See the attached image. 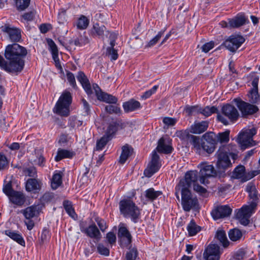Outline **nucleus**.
Listing matches in <instances>:
<instances>
[{
	"instance_id": "57",
	"label": "nucleus",
	"mask_w": 260,
	"mask_h": 260,
	"mask_svg": "<svg viewBox=\"0 0 260 260\" xmlns=\"http://www.w3.org/2000/svg\"><path fill=\"white\" fill-rule=\"evenodd\" d=\"M158 87V85L154 86L151 89L146 91L141 96V98L143 99H146L149 98L152 94L154 93Z\"/></svg>"
},
{
	"instance_id": "14",
	"label": "nucleus",
	"mask_w": 260,
	"mask_h": 260,
	"mask_svg": "<svg viewBox=\"0 0 260 260\" xmlns=\"http://www.w3.org/2000/svg\"><path fill=\"white\" fill-rule=\"evenodd\" d=\"M220 247L217 244H211L206 248L203 253L205 260H219Z\"/></svg>"
},
{
	"instance_id": "47",
	"label": "nucleus",
	"mask_w": 260,
	"mask_h": 260,
	"mask_svg": "<svg viewBox=\"0 0 260 260\" xmlns=\"http://www.w3.org/2000/svg\"><path fill=\"white\" fill-rule=\"evenodd\" d=\"M105 111L110 114H119L121 113L120 107L116 105H107L105 108Z\"/></svg>"
},
{
	"instance_id": "10",
	"label": "nucleus",
	"mask_w": 260,
	"mask_h": 260,
	"mask_svg": "<svg viewBox=\"0 0 260 260\" xmlns=\"http://www.w3.org/2000/svg\"><path fill=\"white\" fill-rule=\"evenodd\" d=\"M234 102L243 117H247L249 115H253L258 110L256 106L245 102L240 99H235Z\"/></svg>"
},
{
	"instance_id": "46",
	"label": "nucleus",
	"mask_w": 260,
	"mask_h": 260,
	"mask_svg": "<svg viewBox=\"0 0 260 260\" xmlns=\"http://www.w3.org/2000/svg\"><path fill=\"white\" fill-rule=\"evenodd\" d=\"M249 101L251 103H257L259 100V95L258 92V90L256 89H252L249 94Z\"/></svg>"
},
{
	"instance_id": "50",
	"label": "nucleus",
	"mask_w": 260,
	"mask_h": 260,
	"mask_svg": "<svg viewBox=\"0 0 260 260\" xmlns=\"http://www.w3.org/2000/svg\"><path fill=\"white\" fill-rule=\"evenodd\" d=\"M97 251L101 255L109 256L110 254L109 249L105 247L103 244L99 243L97 246Z\"/></svg>"
},
{
	"instance_id": "24",
	"label": "nucleus",
	"mask_w": 260,
	"mask_h": 260,
	"mask_svg": "<svg viewBox=\"0 0 260 260\" xmlns=\"http://www.w3.org/2000/svg\"><path fill=\"white\" fill-rule=\"evenodd\" d=\"M77 78L81 84L86 93L89 95H91L92 93L91 85L85 74L82 72H79Z\"/></svg>"
},
{
	"instance_id": "35",
	"label": "nucleus",
	"mask_w": 260,
	"mask_h": 260,
	"mask_svg": "<svg viewBox=\"0 0 260 260\" xmlns=\"http://www.w3.org/2000/svg\"><path fill=\"white\" fill-rule=\"evenodd\" d=\"M25 187L27 191H31L39 190L40 188V186L37 179L31 178L27 180L26 183Z\"/></svg>"
},
{
	"instance_id": "37",
	"label": "nucleus",
	"mask_w": 260,
	"mask_h": 260,
	"mask_svg": "<svg viewBox=\"0 0 260 260\" xmlns=\"http://www.w3.org/2000/svg\"><path fill=\"white\" fill-rule=\"evenodd\" d=\"M228 235L230 240L234 242L240 240L243 236L242 232L237 228L231 229Z\"/></svg>"
},
{
	"instance_id": "38",
	"label": "nucleus",
	"mask_w": 260,
	"mask_h": 260,
	"mask_svg": "<svg viewBox=\"0 0 260 260\" xmlns=\"http://www.w3.org/2000/svg\"><path fill=\"white\" fill-rule=\"evenodd\" d=\"M47 43L49 46L53 59L55 62L58 61V50L56 45L51 39H48Z\"/></svg>"
},
{
	"instance_id": "27",
	"label": "nucleus",
	"mask_w": 260,
	"mask_h": 260,
	"mask_svg": "<svg viewBox=\"0 0 260 260\" xmlns=\"http://www.w3.org/2000/svg\"><path fill=\"white\" fill-rule=\"evenodd\" d=\"M122 106L126 113L137 110L141 107L140 103L133 99L123 103Z\"/></svg>"
},
{
	"instance_id": "19",
	"label": "nucleus",
	"mask_w": 260,
	"mask_h": 260,
	"mask_svg": "<svg viewBox=\"0 0 260 260\" xmlns=\"http://www.w3.org/2000/svg\"><path fill=\"white\" fill-rule=\"evenodd\" d=\"M222 114L232 122L236 121L239 116L237 109L231 104L224 105L221 109Z\"/></svg>"
},
{
	"instance_id": "2",
	"label": "nucleus",
	"mask_w": 260,
	"mask_h": 260,
	"mask_svg": "<svg viewBox=\"0 0 260 260\" xmlns=\"http://www.w3.org/2000/svg\"><path fill=\"white\" fill-rule=\"evenodd\" d=\"M246 190L249 193V205L243 206L238 209L236 213V218L244 225H247L249 223V218L256 209L259 201L258 194L255 185L249 183L246 186Z\"/></svg>"
},
{
	"instance_id": "26",
	"label": "nucleus",
	"mask_w": 260,
	"mask_h": 260,
	"mask_svg": "<svg viewBox=\"0 0 260 260\" xmlns=\"http://www.w3.org/2000/svg\"><path fill=\"white\" fill-rule=\"evenodd\" d=\"M180 134V136L183 139L185 136L189 142L197 149H200L201 147L200 144V139L199 137L189 134L186 132L180 131L179 132Z\"/></svg>"
},
{
	"instance_id": "21",
	"label": "nucleus",
	"mask_w": 260,
	"mask_h": 260,
	"mask_svg": "<svg viewBox=\"0 0 260 260\" xmlns=\"http://www.w3.org/2000/svg\"><path fill=\"white\" fill-rule=\"evenodd\" d=\"M156 149L160 153H171L173 150L171 140L169 138H161L158 141Z\"/></svg>"
},
{
	"instance_id": "62",
	"label": "nucleus",
	"mask_w": 260,
	"mask_h": 260,
	"mask_svg": "<svg viewBox=\"0 0 260 260\" xmlns=\"http://www.w3.org/2000/svg\"><path fill=\"white\" fill-rule=\"evenodd\" d=\"M35 13L33 11L26 13L22 15L23 18L26 21H32L35 17Z\"/></svg>"
},
{
	"instance_id": "23",
	"label": "nucleus",
	"mask_w": 260,
	"mask_h": 260,
	"mask_svg": "<svg viewBox=\"0 0 260 260\" xmlns=\"http://www.w3.org/2000/svg\"><path fill=\"white\" fill-rule=\"evenodd\" d=\"M106 27L104 25H100L96 23L93 24L92 27L90 30V35L94 37H98L99 39H104L105 33H107Z\"/></svg>"
},
{
	"instance_id": "56",
	"label": "nucleus",
	"mask_w": 260,
	"mask_h": 260,
	"mask_svg": "<svg viewBox=\"0 0 260 260\" xmlns=\"http://www.w3.org/2000/svg\"><path fill=\"white\" fill-rule=\"evenodd\" d=\"M8 165V160L7 157L0 152V170L4 169Z\"/></svg>"
},
{
	"instance_id": "43",
	"label": "nucleus",
	"mask_w": 260,
	"mask_h": 260,
	"mask_svg": "<svg viewBox=\"0 0 260 260\" xmlns=\"http://www.w3.org/2000/svg\"><path fill=\"white\" fill-rule=\"evenodd\" d=\"M230 131L226 130L224 132L218 133L217 136V143L218 142L221 143H227L230 140Z\"/></svg>"
},
{
	"instance_id": "7",
	"label": "nucleus",
	"mask_w": 260,
	"mask_h": 260,
	"mask_svg": "<svg viewBox=\"0 0 260 260\" xmlns=\"http://www.w3.org/2000/svg\"><path fill=\"white\" fill-rule=\"evenodd\" d=\"M256 133V129L255 128H252L247 129L239 135L237 142L242 149L244 150L255 144L252 137Z\"/></svg>"
},
{
	"instance_id": "40",
	"label": "nucleus",
	"mask_w": 260,
	"mask_h": 260,
	"mask_svg": "<svg viewBox=\"0 0 260 260\" xmlns=\"http://www.w3.org/2000/svg\"><path fill=\"white\" fill-rule=\"evenodd\" d=\"M162 194L160 191H156L153 188H150L145 191V197L149 201L156 200Z\"/></svg>"
},
{
	"instance_id": "33",
	"label": "nucleus",
	"mask_w": 260,
	"mask_h": 260,
	"mask_svg": "<svg viewBox=\"0 0 260 260\" xmlns=\"http://www.w3.org/2000/svg\"><path fill=\"white\" fill-rule=\"evenodd\" d=\"M215 237L222 244L224 247H227L229 245V241L227 238L225 232L223 230H218Z\"/></svg>"
},
{
	"instance_id": "16",
	"label": "nucleus",
	"mask_w": 260,
	"mask_h": 260,
	"mask_svg": "<svg viewBox=\"0 0 260 260\" xmlns=\"http://www.w3.org/2000/svg\"><path fill=\"white\" fill-rule=\"evenodd\" d=\"M118 237L119 239L121 246L127 248H130L132 237L126 227L123 226L119 228L118 232Z\"/></svg>"
},
{
	"instance_id": "5",
	"label": "nucleus",
	"mask_w": 260,
	"mask_h": 260,
	"mask_svg": "<svg viewBox=\"0 0 260 260\" xmlns=\"http://www.w3.org/2000/svg\"><path fill=\"white\" fill-rule=\"evenodd\" d=\"M72 100L71 93L68 91H64L56 103L54 112L59 115L68 116L70 113L69 107Z\"/></svg>"
},
{
	"instance_id": "45",
	"label": "nucleus",
	"mask_w": 260,
	"mask_h": 260,
	"mask_svg": "<svg viewBox=\"0 0 260 260\" xmlns=\"http://www.w3.org/2000/svg\"><path fill=\"white\" fill-rule=\"evenodd\" d=\"M89 23V20L84 15H82L78 19L77 27L80 29H84L87 28Z\"/></svg>"
},
{
	"instance_id": "30",
	"label": "nucleus",
	"mask_w": 260,
	"mask_h": 260,
	"mask_svg": "<svg viewBox=\"0 0 260 260\" xmlns=\"http://www.w3.org/2000/svg\"><path fill=\"white\" fill-rule=\"evenodd\" d=\"M74 155L75 153L73 151L59 148L58 149L55 160L56 161H59L63 158H71Z\"/></svg>"
},
{
	"instance_id": "63",
	"label": "nucleus",
	"mask_w": 260,
	"mask_h": 260,
	"mask_svg": "<svg viewBox=\"0 0 260 260\" xmlns=\"http://www.w3.org/2000/svg\"><path fill=\"white\" fill-rule=\"evenodd\" d=\"M193 186L194 190L197 192L200 193H204L207 191L206 189L205 188L198 184L197 182L194 183L193 185Z\"/></svg>"
},
{
	"instance_id": "59",
	"label": "nucleus",
	"mask_w": 260,
	"mask_h": 260,
	"mask_svg": "<svg viewBox=\"0 0 260 260\" xmlns=\"http://www.w3.org/2000/svg\"><path fill=\"white\" fill-rule=\"evenodd\" d=\"M107 54L111 56V60H116L118 58V53L114 48H107Z\"/></svg>"
},
{
	"instance_id": "49",
	"label": "nucleus",
	"mask_w": 260,
	"mask_h": 260,
	"mask_svg": "<svg viewBox=\"0 0 260 260\" xmlns=\"http://www.w3.org/2000/svg\"><path fill=\"white\" fill-rule=\"evenodd\" d=\"M3 192L9 197L13 192L15 191L12 188V184L11 181H8L7 183L5 184L3 186Z\"/></svg>"
},
{
	"instance_id": "42",
	"label": "nucleus",
	"mask_w": 260,
	"mask_h": 260,
	"mask_svg": "<svg viewBox=\"0 0 260 260\" xmlns=\"http://www.w3.org/2000/svg\"><path fill=\"white\" fill-rule=\"evenodd\" d=\"M187 229L189 235L192 236L196 235L201 230V228L192 220L187 225Z\"/></svg>"
},
{
	"instance_id": "8",
	"label": "nucleus",
	"mask_w": 260,
	"mask_h": 260,
	"mask_svg": "<svg viewBox=\"0 0 260 260\" xmlns=\"http://www.w3.org/2000/svg\"><path fill=\"white\" fill-rule=\"evenodd\" d=\"M180 191L181 193V205L185 211L188 212L198 205L197 198L192 195L189 189H180Z\"/></svg>"
},
{
	"instance_id": "3",
	"label": "nucleus",
	"mask_w": 260,
	"mask_h": 260,
	"mask_svg": "<svg viewBox=\"0 0 260 260\" xmlns=\"http://www.w3.org/2000/svg\"><path fill=\"white\" fill-rule=\"evenodd\" d=\"M235 146L232 145L220 146L215 154L217 159L216 167L218 169L225 170L232 166L230 156L234 160L237 158V154L233 151Z\"/></svg>"
},
{
	"instance_id": "55",
	"label": "nucleus",
	"mask_w": 260,
	"mask_h": 260,
	"mask_svg": "<svg viewBox=\"0 0 260 260\" xmlns=\"http://www.w3.org/2000/svg\"><path fill=\"white\" fill-rule=\"evenodd\" d=\"M67 78L70 85L74 89L77 88V87L74 74L70 72H68L67 73Z\"/></svg>"
},
{
	"instance_id": "13",
	"label": "nucleus",
	"mask_w": 260,
	"mask_h": 260,
	"mask_svg": "<svg viewBox=\"0 0 260 260\" xmlns=\"http://www.w3.org/2000/svg\"><path fill=\"white\" fill-rule=\"evenodd\" d=\"M92 88L94 90L97 99L99 100L113 104H115L117 102L118 99L116 97L102 91L97 84H93Z\"/></svg>"
},
{
	"instance_id": "41",
	"label": "nucleus",
	"mask_w": 260,
	"mask_h": 260,
	"mask_svg": "<svg viewBox=\"0 0 260 260\" xmlns=\"http://www.w3.org/2000/svg\"><path fill=\"white\" fill-rule=\"evenodd\" d=\"M62 183V175L61 173H57L53 176L51 181V187L53 189H56Z\"/></svg>"
},
{
	"instance_id": "36",
	"label": "nucleus",
	"mask_w": 260,
	"mask_h": 260,
	"mask_svg": "<svg viewBox=\"0 0 260 260\" xmlns=\"http://www.w3.org/2000/svg\"><path fill=\"white\" fill-rule=\"evenodd\" d=\"M38 213L37 207L34 206L28 207L23 211V214L26 219H31L36 216Z\"/></svg>"
},
{
	"instance_id": "48",
	"label": "nucleus",
	"mask_w": 260,
	"mask_h": 260,
	"mask_svg": "<svg viewBox=\"0 0 260 260\" xmlns=\"http://www.w3.org/2000/svg\"><path fill=\"white\" fill-rule=\"evenodd\" d=\"M30 1V0H15L17 9L19 11L24 10L28 7Z\"/></svg>"
},
{
	"instance_id": "4",
	"label": "nucleus",
	"mask_w": 260,
	"mask_h": 260,
	"mask_svg": "<svg viewBox=\"0 0 260 260\" xmlns=\"http://www.w3.org/2000/svg\"><path fill=\"white\" fill-rule=\"evenodd\" d=\"M119 209L125 217H131L135 223L138 221L140 215V210L132 200L124 199L120 201Z\"/></svg>"
},
{
	"instance_id": "64",
	"label": "nucleus",
	"mask_w": 260,
	"mask_h": 260,
	"mask_svg": "<svg viewBox=\"0 0 260 260\" xmlns=\"http://www.w3.org/2000/svg\"><path fill=\"white\" fill-rule=\"evenodd\" d=\"M193 186L194 190L197 192L200 193H204L207 191L206 189L205 188L198 184L197 182L194 183L193 185Z\"/></svg>"
},
{
	"instance_id": "20",
	"label": "nucleus",
	"mask_w": 260,
	"mask_h": 260,
	"mask_svg": "<svg viewBox=\"0 0 260 260\" xmlns=\"http://www.w3.org/2000/svg\"><path fill=\"white\" fill-rule=\"evenodd\" d=\"M80 231L81 232L85 234L88 237L91 238H94L99 240L101 237V234L94 223H93L88 227H84L80 225Z\"/></svg>"
},
{
	"instance_id": "29",
	"label": "nucleus",
	"mask_w": 260,
	"mask_h": 260,
	"mask_svg": "<svg viewBox=\"0 0 260 260\" xmlns=\"http://www.w3.org/2000/svg\"><path fill=\"white\" fill-rule=\"evenodd\" d=\"M133 151V148L128 144L122 146L121 154L119 157V162L121 164H124Z\"/></svg>"
},
{
	"instance_id": "53",
	"label": "nucleus",
	"mask_w": 260,
	"mask_h": 260,
	"mask_svg": "<svg viewBox=\"0 0 260 260\" xmlns=\"http://www.w3.org/2000/svg\"><path fill=\"white\" fill-rule=\"evenodd\" d=\"M95 221L97 223L101 231L103 232H105L108 227L106 221L99 217L95 218Z\"/></svg>"
},
{
	"instance_id": "52",
	"label": "nucleus",
	"mask_w": 260,
	"mask_h": 260,
	"mask_svg": "<svg viewBox=\"0 0 260 260\" xmlns=\"http://www.w3.org/2000/svg\"><path fill=\"white\" fill-rule=\"evenodd\" d=\"M138 251L136 248H133L126 254V260H136Z\"/></svg>"
},
{
	"instance_id": "15",
	"label": "nucleus",
	"mask_w": 260,
	"mask_h": 260,
	"mask_svg": "<svg viewBox=\"0 0 260 260\" xmlns=\"http://www.w3.org/2000/svg\"><path fill=\"white\" fill-rule=\"evenodd\" d=\"M1 30L6 33L11 42H18L21 39V30L9 25H5L1 27Z\"/></svg>"
},
{
	"instance_id": "18",
	"label": "nucleus",
	"mask_w": 260,
	"mask_h": 260,
	"mask_svg": "<svg viewBox=\"0 0 260 260\" xmlns=\"http://www.w3.org/2000/svg\"><path fill=\"white\" fill-rule=\"evenodd\" d=\"M202 138L204 141L208 142V143H210V146H207L204 145V147L206 148V152L209 154L213 153L217 144L216 135L212 132H207L203 135Z\"/></svg>"
},
{
	"instance_id": "31",
	"label": "nucleus",
	"mask_w": 260,
	"mask_h": 260,
	"mask_svg": "<svg viewBox=\"0 0 260 260\" xmlns=\"http://www.w3.org/2000/svg\"><path fill=\"white\" fill-rule=\"evenodd\" d=\"M6 235L22 246H25V241L22 236L18 233L11 230L5 231Z\"/></svg>"
},
{
	"instance_id": "25",
	"label": "nucleus",
	"mask_w": 260,
	"mask_h": 260,
	"mask_svg": "<svg viewBox=\"0 0 260 260\" xmlns=\"http://www.w3.org/2000/svg\"><path fill=\"white\" fill-rule=\"evenodd\" d=\"M209 122L207 121H202L200 122H194L190 126V132L196 134H200L205 132L208 127Z\"/></svg>"
},
{
	"instance_id": "11",
	"label": "nucleus",
	"mask_w": 260,
	"mask_h": 260,
	"mask_svg": "<svg viewBox=\"0 0 260 260\" xmlns=\"http://www.w3.org/2000/svg\"><path fill=\"white\" fill-rule=\"evenodd\" d=\"M245 41L244 38L241 35H232L223 42L222 45L230 51L234 53Z\"/></svg>"
},
{
	"instance_id": "9",
	"label": "nucleus",
	"mask_w": 260,
	"mask_h": 260,
	"mask_svg": "<svg viewBox=\"0 0 260 260\" xmlns=\"http://www.w3.org/2000/svg\"><path fill=\"white\" fill-rule=\"evenodd\" d=\"M200 168L199 172V181L201 184L206 185L209 183L208 178L217 176L216 171L211 165L202 163L198 166Z\"/></svg>"
},
{
	"instance_id": "32",
	"label": "nucleus",
	"mask_w": 260,
	"mask_h": 260,
	"mask_svg": "<svg viewBox=\"0 0 260 260\" xmlns=\"http://www.w3.org/2000/svg\"><path fill=\"white\" fill-rule=\"evenodd\" d=\"M245 171V168L244 166L241 165L239 166L234 169L233 172V177L236 179H241L243 181H246L251 177L245 178L244 177Z\"/></svg>"
},
{
	"instance_id": "61",
	"label": "nucleus",
	"mask_w": 260,
	"mask_h": 260,
	"mask_svg": "<svg viewBox=\"0 0 260 260\" xmlns=\"http://www.w3.org/2000/svg\"><path fill=\"white\" fill-rule=\"evenodd\" d=\"M163 122L167 126H173L176 123V120L173 118L166 117L164 118Z\"/></svg>"
},
{
	"instance_id": "34",
	"label": "nucleus",
	"mask_w": 260,
	"mask_h": 260,
	"mask_svg": "<svg viewBox=\"0 0 260 260\" xmlns=\"http://www.w3.org/2000/svg\"><path fill=\"white\" fill-rule=\"evenodd\" d=\"M119 125V123L116 121L110 123L107 129L105 136L111 140L117 131Z\"/></svg>"
},
{
	"instance_id": "17",
	"label": "nucleus",
	"mask_w": 260,
	"mask_h": 260,
	"mask_svg": "<svg viewBox=\"0 0 260 260\" xmlns=\"http://www.w3.org/2000/svg\"><path fill=\"white\" fill-rule=\"evenodd\" d=\"M232 209L228 205L218 206L215 207L211 214L214 219L217 220L229 216Z\"/></svg>"
},
{
	"instance_id": "39",
	"label": "nucleus",
	"mask_w": 260,
	"mask_h": 260,
	"mask_svg": "<svg viewBox=\"0 0 260 260\" xmlns=\"http://www.w3.org/2000/svg\"><path fill=\"white\" fill-rule=\"evenodd\" d=\"M217 108L215 106H206L204 108L199 107L198 111V113L203 114L206 117H208L213 113H217Z\"/></svg>"
},
{
	"instance_id": "51",
	"label": "nucleus",
	"mask_w": 260,
	"mask_h": 260,
	"mask_svg": "<svg viewBox=\"0 0 260 260\" xmlns=\"http://www.w3.org/2000/svg\"><path fill=\"white\" fill-rule=\"evenodd\" d=\"M110 140V139L104 135L99 141L97 142L96 146V150H102Z\"/></svg>"
},
{
	"instance_id": "54",
	"label": "nucleus",
	"mask_w": 260,
	"mask_h": 260,
	"mask_svg": "<svg viewBox=\"0 0 260 260\" xmlns=\"http://www.w3.org/2000/svg\"><path fill=\"white\" fill-rule=\"evenodd\" d=\"M164 31H159L157 35L151 39L147 45V47H150L155 45L163 35Z\"/></svg>"
},
{
	"instance_id": "60",
	"label": "nucleus",
	"mask_w": 260,
	"mask_h": 260,
	"mask_svg": "<svg viewBox=\"0 0 260 260\" xmlns=\"http://www.w3.org/2000/svg\"><path fill=\"white\" fill-rule=\"evenodd\" d=\"M106 238L108 242L110 244H113L115 243L116 237L115 234L113 232H109L107 234Z\"/></svg>"
},
{
	"instance_id": "28",
	"label": "nucleus",
	"mask_w": 260,
	"mask_h": 260,
	"mask_svg": "<svg viewBox=\"0 0 260 260\" xmlns=\"http://www.w3.org/2000/svg\"><path fill=\"white\" fill-rule=\"evenodd\" d=\"M10 201L14 204L18 206H22L25 202L24 194L20 192L15 191L9 197Z\"/></svg>"
},
{
	"instance_id": "22",
	"label": "nucleus",
	"mask_w": 260,
	"mask_h": 260,
	"mask_svg": "<svg viewBox=\"0 0 260 260\" xmlns=\"http://www.w3.org/2000/svg\"><path fill=\"white\" fill-rule=\"evenodd\" d=\"M248 23V19L244 14H238L233 18L229 19L230 28H238Z\"/></svg>"
},
{
	"instance_id": "12",
	"label": "nucleus",
	"mask_w": 260,
	"mask_h": 260,
	"mask_svg": "<svg viewBox=\"0 0 260 260\" xmlns=\"http://www.w3.org/2000/svg\"><path fill=\"white\" fill-rule=\"evenodd\" d=\"M161 166L159 162V156L154 150L152 153L151 160L147 168L144 170V174L146 177H150L158 171Z\"/></svg>"
},
{
	"instance_id": "44",
	"label": "nucleus",
	"mask_w": 260,
	"mask_h": 260,
	"mask_svg": "<svg viewBox=\"0 0 260 260\" xmlns=\"http://www.w3.org/2000/svg\"><path fill=\"white\" fill-rule=\"evenodd\" d=\"M63 205L68 214L72 218H75L76 214L72 207L71 203L70 201L66 200L63 202Z\"/></svg>"
},
{
	"instance_id": "58",
	"label": "nucleus",
	"mask_w": 260,
	"mask_h": 260,
	"mask_svg": "<svg viewBox=\"0 0 260 260\" xmlns=\"http://www.w3.org/2000/svg\"><path fill=\"white\" fill-rule=\"evenodd\" d=\"M214 42L213 41H211L210 42L206 43L204 45H203L201 47V49L203 52L207 53L211 49H212L214 47Z\"/></svg>"
},
{
	"instance_id": "1",
	"label": "nucleus",
	"mask_w": 260,
	"mask_h": 260,
	"mask_svg": "<svg viewBox=\"0 0 260 260\" xmlns=\"http://www.w3.org/2000/svg\"><path fill=\"white\" fill-rule=\"evenodd\" d=\"M26 49L17 43L8 45L5 51L7 60L0 55V67L8 73L18 75L24 69Z\"/></svg>"
},
{
	"instance_id": "6",
	"label": "nucleus",
	"mask_w": 260,
	"mask_h": 260,
	"mask_svg": "<svg viewBox=\"0 0 260 260\" xmlns=\"http://www.w3.org/2000/svg\"><path fill=\"white\" fill-rule=\"evenodd\" d=\"M198 179H199V175L198 172L196 170H192L187 171L184 176V178L180 180L178 185L176 187L175 195L176 198L179 200V192L180 189H189V187L192 184L197 183Z\"/></svg>"
}]
</instances>
